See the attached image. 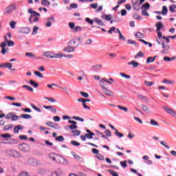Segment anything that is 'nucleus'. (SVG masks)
<instances>
[{
	"label": "nucleus",
	"mask_w": 176,
	"mask_h": 176,
	"mask_svg": "<svg viewBox=\"0 0 176 176\" xmlns=\"http://www.w3.org/2000/svg\"><path fill=\"white\" fill-rule=\"evenodd\" d=\"M50 159L53 160V162H56L59 164H68V161L67 159L63 157L61 155L56 154V153H50L49 155Z\"/></svg>",
	"instance_id": "f257e3e1"
},
{
	"label": "nucleus",
	"mask_w": 176,
	"mask_h": 176,
	"mask_svg": "<svg viewBox=\"0 0 176 176\" xmlns=\"http://www.w3.org/2000/svg\"><path fill=\"white\" fill-rule=\"evenodd\" d=\"M16 9H17V6L14 4H11L6 8V10L3 12V14H6V16H8V14H10V13L16 10Z\"/></svg>",
	"instance_id": "f03ea898"
},
{
	"label": "nucleus",
	"mask_w": 176,
	"mask_h": 176,
	"mask_svg": "<svg viewBox=\"0 0 176 176\" xmlns=\"http://www.w3.org/2000/svg\"><path fill=\"white\" fill-rule=\"evenodd\" d=\"M19 148L22 152H29L30 151V145L25 143L20 144Z\"/></svg>",
	"instance_id": "7ed1b4c3"
},
{
	"label": "nucleus",
	"mask_w": 176,
	"mask_h": 176,
	"mask_svg": "<svg viewBox=\"0 0 176 176\" xmlns=\"http://www.w3.org/2000/svg\"><path fill=\"white\" fill-rule=\"evenodd\" d=\"M71 45H72V41H69L67 47H64L63 51L67 52V53H72V52H75V48H74Z\"/></svg>",
	"instance_id": "20e7f679"
},
{
	"label": "nucleus",
	"mask_w": 176,
	"mask_h": 176,
	"mask_svg": "<svg viewBox=\"0 0 176 176\" xmlns=\"http://www.w3.org/2000/svg\"><path fill=\"white\" fill-rule=\"evenodd\" d=\"M43 56L44 57H47V58H57V56H56V54H52L50 52H45L43 53Z\"/></svg>",
	"instance_id": "39448f33"
},
{
	"label": "nucleus",
	"mask_w": 176,
	"mask_h": 176,
	"mask_svg": "<svg viewBox=\"0 0 176 176\" xmlns=\"http://www.w3.org/2000/svg\"><path fill=\"white\" fill-rule=\"evenodd\" d=\"M8 155L12 156V157H20L21 156L20 153L16 151H8Z\"/></svg>",
	"instance_id": "423d86ee"
},
{
	"label": "nucleus",
	"mask_w": 176,
	"mask_h": 176,
	"mask_svg": "<svg viewBox=\"0 0 176 176\" xmlns=\"http://www.w3.org/2000/svg\"><path fill=\"white\" fill-rule=\"evenodd\" d=\"M28 164H30V166H38V163H39V161L34 158H30L28 160Z\"/></svg>",
	"instance_id": "0eeeda50"
},
{
	"label": "nucleus",
	"mask_w": 176,
	"mask_h": 176,
	"mask_svg": "<svg viewBox=\"0 0 176 176\" xmlns=\"http://www.w3.org/2000/svg\"><path fill=\"white\" fill-rule=\"evenodd\" d=\"M0 47H1V54H6V50H9V48L6 49V43H1Z\"/></svg>",
	"instance_id": "6e6552de"
},
{
	"label": "nucleus",
	"mask_w": 176,
	"mask_h": 176,
	"mask_svg": "<svg viewBox=\"0 0 176 176\" xmlns=\"http://www.w3.org/2000/svg\"><path fill=\"white\" fill-rule=\"evenodd\" d=\"M20 34H30L31 32V30L29 28H22L19 30Z\"/></svg>",
	"instance_id": "1a4fd4ad"
},
{
	"label": "nucleus",
	"mask_w": 176,
	"mask_h": 176,
	"mask_svg": "<svg viewBox=\"0 0 176 176\" xmlns=\"http://www.w3.org/2000/svg\"><path fill=\"white\" fill-rule=\"evenodd\" d=\"M46 126H48V127H52V129H57L58 127V124H55L52 122H45Z\"/></svg>",
	"instance_id": "9d476101"
},
{
	"label": "nucleus",
	"mask_w": 176,
	"mask_h": 176,
	"mask_svg": "<svg viewBox=\"0 0 176 176\" xmlns=\"http://www.w3.org/2000/svg\"><path fill=\"white\" fill-rule=\"evenodd\" d=\"M164 111H166L168 113H169L170 115H172L173 116H176V111L171 109H168L167 107H164Z\"/></svg>",
	"instance_id": "9b49d317"
},
{
	"label": "nucleus",
	"mask_w": 176,
	"mask_h": 176,
	"mask_svg": "<svg viewBox=\"0 0 176 176\" xmlns=\"http://www.w3.org/2000/svg\"><path fill=\"white\" fill-rule=\"evenodd\" d=\"M86 131L88 133H85L86 138H88V140H91V138H93V135H95L94 133L91 132L89 129H87Z\"/></svg>",
	"instance_id": "f8f14e48"
},
{
	"label": "nucleus",
	"mask_w": 176,
	"mask_h": 176,
	"mask_svg": "<svg viewBox=\"0 0 176 176\" xmlns=\"http://www.w3.org/2000/svg\"><path fill=\"white\" fill-rule=\"evenodd\" d=\"M103 93L106 96H109L110 97H115V95L112 93V91H111L109 89H108V88L103 89Z\"/></svg>",
	"instance_id": "ddd939ff"
},
{
	"label": "nucleus",
	"mask_w": 176,
	"mask_h": 176,
	"mask_svg": "<svg viewBox=\"0 0 176 176\" xmlns=\"http://www.w3.org/2000/svg\"><path fill=\"white\" fill-rule=\"evenodd\" d=\"M24 127L22 125H17L14 126V134H19V130H23Z\"/></svg>",
	"instance_id": "4468645a"
},
{
	"label": "nucleus",
	"mask_w": 176,
	"mask_h": 176,
	"mask_svg": "<svg viewBox=\"0 0 176 176\" xmlns=\"http://www.w3.org/2000/svg\"><path fill=\"white\" fill-rule=\"evenodd\" d=\"M155 27L157 28V32L160 31L162 28H164V25L162 23V21L158 22L156 25Z\"/></svg>",
	"instance_id": "2eb2a0df"
},
{
	"label": "nucleus",
	"mask_w": 176,
	"mask_h": 176,
	"mask_svg": "<svg viewBox=\"0 0 176 176\" xmlns=\"http://www.w3.org/2000/svg\"><path fill=\"white\" fill-rule=\"evenodd\" d=\"M170 49V47L169 45H166L164 50L161 51L162 54H167Z\"/></svg>",
	"instance_id": "dca6fc26"
},
{
	"label": "nucleus",
	"mask_w": 176,
	"mask_h": 176,
	"mask_svg": "<svg viewBox=\"0 0 176 176\" xmlns=\"http://www.w3.org/2000/svg\"><path fill=\"white\" fill-rule=\"evenodd\" d=\"M35 16H41V14H39V13L36 12V11H34L33 14H31L30 18H29V21L31 24H32V23H34V21H32V19L34 17H35Z\"/></svg>",
	"instance_id": "f3484780"
},
{
	"label": "nucleus",
	"mask_w": 176,
	"mask_h": 176,
	"mask_svg": "<svg viewBox=\"0 0 176 176\" xmlns=\"http://www.w3.org/2000/svg\"><path fill=\"white\" fill-rule=\"evenodd\" d=\"M156 56H155L154 57L152 56H149L146 59V63L147 64H151V63H154L155 60H156Z\"/></svg>",
	"instance_id": "a211bd4d"
},
{
	"label": "nucleus",
	"mask_w": 176,
	"mask_h": 176,
	"mask_svg": "<svg viewBox=\"0 0 176 176\" xmlns=\"http://www.w3.org/2000/svg\"><path fill=\"white\" fill-rule=\"evenodd\" d=\"M134 10H140L141 9V5L138 3H132Z\"/></svg>",
	"instance_id": "6ab92c4d"
},
{
	"label": "nucleus",
	"mask_w": 176,
	"mask_h": 176,
	"mask_svg": "<svg viewBox=\"0 0 176 176\" xmlns=\"http://www.w3.org/2000/svg\"><path fill=\"white\" fill-rule=\"evenodd\" d=\"M54 20V16H50V18L47 19V22L45 23L46 27H50L52 25V22Z\"/></svg>",
	"instance_id": "aec40b11"
},
{
	"label": "nucleus",
	"mask_w": 176,
	"mask_h": 176,
	"mask_svg": "<svg viewBox=\"0 0 176 176\" xmlns=\"http://www.w3.org/2000/svg\"><path fill=\"white\" fill-rule=\"evenodd\" d=\"M128 65H133V68H137L140 65L139 63L135 62V60H132L128 63Z\"/></svg>",
	"instance_id": "412c9836"
},
{
	"label": "nucleus",
	"mask_w": 176,
	"mask_h": 176,
	"mask_svg": "<svg viewBox=\"0 0 176 176\" xmlns=\"http://www.w3.org/2000/svg\"><path fill=\"white\" fill-rule=\"evenodd\" d=\"M141 108H142V111H144V112H146V113H149L150 110H149V108H148V107H146V105L142 104Z\"/></svg>",
	"instance_id": "4be33fe9"
},
{
	"label": "nucleus",
	"mask_w": 176,
	"mask_h": 176,
	"mask_svg": "<svg viewBox=\"0 0 176 176\" xmlns=\"http://www.w3.org/2000/svg\"><path fill=\"white\" fill-rule=\"evenodd\" d=\"M43 108H45V109H52L51 111L53 112V113L57 112L56 109H53V106H43Z\"/></svg>",
	"instance_id": "5701e85b"
},
{
	"label": "nucleus",
	"mask_w": 176,
	"mask_h": 176,
	"mask_svg": "<svg viewBox=\"0 0 176 176\" xmlns=\"http://www.w3.org/2000/svg\"><path fill=\"white\" fill-rule=\"evenodd\" d=\"M169 10H170V12H171V13H175V12H176V5L173 4V5L170 6H169Z\"/></svg>",
	"instance_id": "b1692460"
},
{
	"label": "nucleus",
	"mask_w": 176,
	"mask_h": 176,
	"mask_svg": "<svg viewBox=\"0 0 176 176\" xmlns=\"http://www.w3.org/2000/svg\"><path fill=\"white\" fill-rule=\"evenodd\" d=\"M0 137L3 138L4 140H8V138H12V135H10V134H9V133L1 134V135H0Z\"/></svg>",
	"instance_id": "393cba45"
},
{
	"label": "nucleus",
	"mask_w": 176,
	"mask_h": 176,
	"mask_svg": "<svg viewBox=\"0 0 176 176\" xmlns=\"http://www.w3.org/2000/svg\"><path fill=\"white\" fill-rule=\"evenodd\" d=\"M72 134L74 135V137H78V135H80V131L73 130L72 131Z\"/></svg>",
	"instance_id": "a878e982"
},
{
	"label": "nucleus",
	"mask_w": 176,
	"mask_h": 176,
	"mask_svg": "<svg viewBox=\"0 0 176 176\" xmlns=\"http://www.w3.org/2000/svg\"><path fill=\"white\" fill-rule=\"evenodd\" d=\"M21 118L22 119H32V116L30 114H21Z\"/></svg>",
	"instance_id": "bb28decb"
},
{
	"label": "nucleus",
	"mask_w": 176,
	"mask_h": 176,
	"mask_svg": "<svg viewBox=\"0 0 176 176\" xmlns=\"http://www.w3.org/2000/svg\"><path fill=\"white\" fill-rule=\"evenodd\" d=\"M150 124H152V126H157V127H159V126H160L158 122H156V120L152 119L150 120Z\"/></svg>",
	"instance_id": "cd10ccee"
},
{
	"label": "nucleus",
	"mask_w": 176,
	"mask_h": 176,
	"mask_svg": "<svg viewBox=\"0 0 176 176\" xmlns=\"http://www.w3.org/2000/svg\"><path fill=\"white\" fill-rule=\"evenodd\" d=\"M41 4L43 5V6H50V1L48 0H42Z\"/></svg>",
	"instance_id": "c85d7f7f"
},
{
	"label": "nucleus",
	"mask_w": 176,
	"mask_h": 176,
	"mask_svg": "<svg viewBox=\"0 0 176 176\" xmlns=\"http://www.w3.org/2000/svg\"><path fill=\"white\" fill-rule=\"evenodd\" d=\"M82 31V27L76 26L73 30V32H80Z\"/></svg>",
	"instance_id": "c756f323"
},
{
	"label": "nucleus",
	"mask_w": 176,
	"mask_h": 176,
	"mask_svg": "<svg viewBox=\"0 0 176 176\" xmlns=\"http://www.w3.org/2000/svg\"><path fill=\"white\" fill-rule=\"evenodd\" d=\"M149 8H151V5L148 2L145 3V4L142 6V9H146V10H149Z\"/></svg>",
	"instance_id": "7c9ffc66"
},
{
	"label": "nucleus",
	"mask_w": 176,
	"mask_h": 176,
	"mask_svg": "<svg viewBox=\"0 0 176 176\" xmlns=\"http://www.w3.org/2000/svg\"><path fill=\"white\" fill-rule=\"evenodd\" d=\"M114 134L119 138H122V137H124V135L118 131V130H116V131L114 132Z\"/></svg>",
	"instance_id": "2f4dec72"
},
{
	"label": "nucleus",
	"mask_w": 176,
	"mask_h": 176,
	"mask_svg": "<svg viewBox=\"0 0 176 176\" xmlns=\"http://www.w3.org/2000/svg\"><path fill=\"white\" fill-rule=\"evenodd\" d=\"M167 12H168V10L167 9V7L166 6H164L162 7V14L164 16H166V14H167Z\"/></svg>",
	"instance_id": "473e14b6"
},
{
	"label": "nucleus",
	"mask_w": 176,
	"mask_h": 176,
	"mask_svg": "<svg viewBox=\"0 0 176 176\" xmlns=\"http://www.w3.org/2000/svg\"><path fill=\"white\" fill-rule=\"evenodd\" d=\"M138 98H140V100H144V101H148V97L144 96L141 94H138Z\"/></svg>",
	"instance_id": "72a5a7b5"
},
{
	"label": "nucleus",
	"mask_w": 176,
	"mask_h": 176,
	"mask_svg": "<svg viewBox=\"0 0 176 176\" xmlns=\"http://www.w3.org/2000/svg\"><path fill=\"white\" fill-rule=\"evenodd\" d=\"M144 85L146 86H148V87H151V86H153L155 85V82H149V81H144Z\"/></svg>",
	"instance_id": "f704fd0d"
},
{
	"label": "nucleus",
	"mask_w": 176,
	"mask_h": 176,
	"mask_svg": "<svg viewBox=\"0 0 176 176\" xmlns=\"http://www.w3.org/2000/svg\"><path fill=\"white\" fill-rule=\"evenodd\" d=\"M120 164L123 167V168H126V167H127V161H121Z\"/></svg>",
	"instance_id": "c9c22d12"
},
{
	"label": "nucleus",
	"mask_w": 176,
	"mask_h": 176,
	"mask_svg": "<svg viewBox=\"0 0 176 176\" xmlns=\"http://www.w3.org/2000/svg\"><path fill=\"white\" fill-rule=\"evenodd\" d=\"M30 85H32L34 87H38L39 86V84H38V82H35L32 80H30Z\"/></svg>",
	"instance_id": "e433bc0d"
},
{
	"label": "nucleus",
	"mask_w": 176,
	"mask_h": 176,
	"mask_svg": "<svg viewBox=\"0 0 176 176\" xmlns=\"http://www.w3.org/2000/svg\"><path fill=\"white\" fill-rule=\"evenodd\" d=\"M56 141H59V142H63L64 141V137L63 135H59L55 138Z\"/></svg>",
	"instance_id": "4c0bfd02"
},
{
	"label": "nucleus",
	"mask_w": 176,
	"mask_h": 176,
	"mask_svg": "<svg viewBox=\"0 0 176 176\" xmlns=\"http://www.w3.org/2000/svg\"><path fill=\"white\" fill-rule=\"evenodd\" d=\"M117 107L121 111H124L125 112H127L129 111V109H127V107H124L120 106V105H118Z\"/></svg>",
	"instance_id": "58836bf2"
},
{
	"label": "nucleus",
	"mask_w": 176,
	"mask_h": 176,
	"mask_svg": "<svg viewBox=\"0 0 176 176\" xmlns=\"http://www.w3.org/2000/svg\"><path fill=\"white\" fill-rule=\"evenodd\" d=\"M118 34H119V39L121 41H126V37L122 35V32H120V30H118Z\"/></svg>",
	"instance_id": "ea45409f"
},
{
	"label": "nucleus",
	"mask_w": 176,
	"mask_h": 176,
	"mask_svg": "<svg viewBox=\"0 0 176 176\" xmlns=\"http://www.w3.org/2000/svg\"><path fill=\"white\" fill-rule=\"evenodd\" d=\"M13 115H14V113L11 112L6 115V119H12L13 118Z\"/></svg>",
	"instance_id": "a19ab883"
},
{
	"label": "nucleus",
	"mask_w": 176,
	"mask_h": 176,
	"mask_svg": "<svg viewBox=\"0 0 176 176\" xmlns=\"http://www.w3.org/2000/svg\"><path fill=\"white\" fill-rule=\"evenodd\" d=\"M162 83H166V84L168 83L169 85H173V84L175 83V82L171 81V80H168L167 79H164L163 81H162Z\"/></svg>",
	"instance_id": "79ce46f5"
},
{
	"label": "nucleus",
	"mask_w": 176,
	"mask_h": 176,
	"mask_svg": "<svg viewBox=\"0 0 176 176\" xmlns=\"http://www.w3.org/2000/svg\"><path fill=\"white\" fill-rule=\"evenodd\" d=\"M120 76H122V78H125L126 79H130L131 76L130 75H127L124 73H120Z\"/></svg>",
	"instance_id": "37998d69"
},
{
	"label": "nucleus",
	"mask_w": 176,
	"mask_h": 176,
	"mask_svg": "<svg viewBox=\"0 0 176 176\" xmlns=\"http://www.w3.org/2000/svg\"><path fill=\"white\" fill-rule=\"evenodd\" d=\"M23 89H27L29 91H34V89L32 87H30L29 85H23L22 87Z\"/></svg>",
	"instance_id": "c03bdc74"
},
{
	"label": "nucleus",
	"mask_w": 176,
	"mask_h": 176,
	"mask_svg": "<svg viewBox=\"0 0 176 176\" xmlns=\"http://www.w3.org/2000/svg\"><path fill=\"white\" fill-rule=\"evenodd\" d=\"M104 19L107 21H111V20L112 19V15H111V14H105L104 15Z\"/></svg>",
	"instance_id": "a18cd8bd"
},
{
	"label": "nucleus",
	"mask_w": 176,
	"mask_h": 176,
	"mask_svg": "<svg viewBox=\"0 0 176 176\" xmlns=\"http://www.w3.org/2000/svg\"><path fill=\"white\" fill-rule=\"evenodd\" d=\"M66 127H67L68 129H70V130H76V129H78V126L77 125H74V124L69 125V126H66Z\"/></svg>",
	"instance_id": "49530a36"
},
{
	"label": "nucleus",
	"mask_w": 176,
	"mask_h": 176,
	"mask_svg": "<svg viewBox=\"0 0 176 176\" xmlns=\"http://www.w3.org/2000/svg\"><path fill=\"white\" fill-rule=\"evenodd\" d=\"M13 127V125L11 124V125H6L3 130H5L6 131H8V130H10V129H12Z\"/></svg>",
	"instance_id": "de8ad7c7"
},
{
	"label": "nucleus",
	"mask_w": 176,
	"mask_h": 176,
	"mask_svg": "<svg viewBox=\"0 0 176 176\" xmlns=\"http://www.w3.org/2000/svg\"><path fill=\"white\" fill-rule=\"evenodd\" d=\"M95 23H96L99 25H104V22H102L100 19H95Z\"/></svg>",
	"instance_id": "09e8293b"
},
{
	"label": "nucleus",
	"mask_w": 176,
	"mask_h": 176,
	"mask_svg": "<svg viewBox=\"0 0 176 176\" xmlns=\"http://www.w3.org/2000/svg\"><path fill=\"white\" fill-rule=\"evenodd\" d=\"M85 21L87 23H89V24H90L91 25H93V24H94V21L93 20L90 19V18H86Z\"/></svg>",
	"instance_id": "8fccbe9b"
},
{
	"label": "nucleus",
	"mask_w": 176,
	"mask_h": 176,
	"mask_svg": "<svg viewBox=\"0 0 176 176\" xmlns=\"http://www.w3.org/2000/svg\"><path fill=\"white\" fill-rule=\"evenodd\" d=\"M71 144H72V145H74V146H79V145H80V143H79L75 140H72Z\"/></svg>",
	"instance_id": "3c124183"
},
{
	"label": "nucleus",
	"mask_w": 176,
	"mask_h": 176,
	"mask_svg": "<svg viewBox=\"0 0 176 176\" xmlns=\"http://www.w3.org/2000/svg\"><path fill=\"white\" fill-rule=\"evenodd\" d=\"M44 98L45 100H47L50 102H56V99H54V98L45 97Z\"/></svg>",
	"instance_id": "603ef678"
},
{
	"label": "nucleus",
	"mask_w": 176,
	"mask_h": 176,
	"mask_svg": "<svg viewBox=\"0 0 176 176\" xmlns=\"http://www.w3.org/2000/svg\"><path fill=\"white\" fill-rule=\"evenodd\" d=\"M139 57H144V53L142 52H139L137 55L135 56V58H138Z\"/></svg>",
	"instance_id": "864d4df0"
},
{
	"label": "nucleus",
	"mask_w": 176,
	"mask_h": 176,
	"mask_svg": "<svg viewBox=\"0 0 176 176\" xmlns=\"http://www.w3.org/2000/svg\"><path fill=\"white\" fill-rule=\"evenodd\" d=\"M74 157H75V159H76L79 162H83V158L80 157V156H79L78 155H74Z\"/></svg>",
	"instance_id": "5fc2aeb1"
},
{
	"label": "nucleus",
	"mask_w": 176,
	"mask_h": 176,
	"mask_svg": "<svg viewBox=\"0 0 176 176\" xmlns=\"http://www.w3.org/2000/svg\"><path fill=\"white\" fill-rule=\"evenodd\" d=\"M34 75H36V76H38V78H43V74H42V73L39 72H34Z\"/></svg>",
	"instance_id": "6e6d98bb"
},
{
	"label": "nucleus",
	"mask_w": 176,
	"mask_h": 176,
	"mask_svg": "<svg viewBox=\"0 0 176 176\" xmlns=\"http://www.w3.org/2000/svg\"><path fill=\"white\" fill-rule=\"evenodd\" d=\"M100 85L101 87L103 89V90L107 89V84H105L102 80L100 81Z\"/></svg>",
	"instance_id": "4d7b16f0"
},
{
	"label": "nucleus",
	"mask_w": 176,
	"mask_h": 176,
	"mask_svg": "<svg viewBox=\"0 0 176 176\" xmlns=\"http://www.w3.org/2000/svg\"><path fill=\"white\" fill-rule=\"evenodd\" d=\"M38 30H39V27L34 26L33 28L32 35H36V31H38Z\"/></svg>",
	"instance_id": "13d9d810"
},
{
	"label": "nucleus",
	"mask_w": 176,
	"mask_h": 176,
	"mask_svg": "<svg viewBox=\"0 0 176 176\" xmlns=\"http://www.w3.org/2000/svg\"><path fill=\"white\" fill-rule=\"evenodd\" d=\"M116 31V27L110 28V29L108 30V34H112V32H115Z\"/></svg>",
	"instance_id": "bf43d9fd"
},
{
	"label": "nucleus",
	"mask_w": 176,
	"mask_h": 176,
	"mask_svg": "<svg viewBox=\"0 0 176 176\" xmlns=\"http://www.w3.org/2000/svg\"><path fill=\"white\" fill-rule=\"evenodd\" d=\"M13 67V65H12V63H6V68H8V69H12V68Z\"/></svg>",
	"instance_id": "052dcab7"
},
{
	"label": "nucleus",
	"mask_w": 176,
	"mask_h": 176,
	"mask_svg": "<svg viewBox=\"0 0 176 176\" xmlns=\"http://www.w3.org/2000/svg\"><path fill=\"white\" fill-rule=\"evenodd\" d=\"M104 133L105 135L107 136V137H112V133H111V131L109 130H106L104 131Z\"/></svg>",
	"instance_id": "680f3d73"
},
{
	"label": "nucleus",
	"mask_w": 176,
	"mask_h": 176,
	"mask_svg": "<svg viewBox=\"0 0 176 176\" xmlns=\"http://www.w3.org/2000/svg\"><path fill=\"white\" fill-rule=\"evenodd\" d=\"M80 94L82 96V97H85V98H89V94L81 91Z\"/></svg>",
	"instance_id": "e2e57ef3"
},
{
	"label": "nucleus",
	"mask_w": 176,
	"mask_h": 176,
	"mask_svg": "<svg viewBox=\"0 0 176 176\" xmlns=\"http://www.w3.org/2000/svg\"><path fill=\"white\" fill-rule=\"evenodd\" d=\"M142 14L143 16H146V17H148V16H149V13H148V11H146V10H143L142 11Z\"/></svg>",
	"instance_id": "0e129e2a"
},
{
	"label": "nucleus",
	"mask_w": 176,
	"mask_h": 176,
	"mask_svg": "<svg viewBox=\"0 0 176 176\" xmlns=\"http://www.w3.org/2000/svg\"><path fill=\"white\" fill-rule=\"evenodd\" d=\"M136 38H144V34L141 32H137L135 34Z\"/></svg>",
	"instance_id": "69168bd1"
},
{
	"label": "nucleus",
	"mask_w": 176,
	"mask_h": 176,
	"mask_svg": "<svg viewBox=\"0 0 176 176\" xmlns=\"http://www.w3.org/2000/svg\"><path fill=\"white\" fill-rule=\"evenodd\" d=\"M110 174H111V175L113 176H118V173H116V171L113 170H109Z\"/></svg>",
	"instance_id": "338daca9"
},
{
	"label": "nucleus",
	"mask_w": 176,
	"mask_h": 176,
	"mask_svg": "<svg viewBox=\"0 0 176 176\" xmlns=\"http://www.w3.org/2000/svg\"><path fill=\"white\" fill-rule=\"evenodd\" d=\"M20 176H31V175H30V174L28 172H22L20 174Z\"/></svg>",
	"instance_id": "774afa93"
}]
</instances>
